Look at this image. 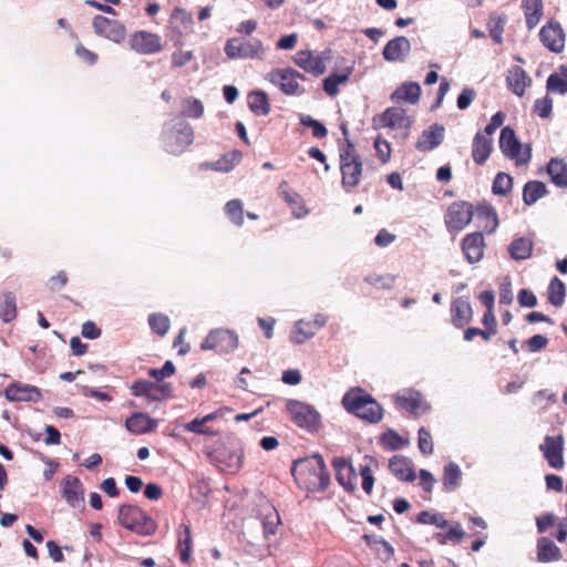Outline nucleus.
<instances>
[{
  "label": "nucleus",
  "mask_w": 567,
  "mask_h": 567,
  "mask_svg": "<svg viewBox=\"0 0 567 567\" xmlns=\"http://www.w3.org/2000/svg\"><path fill=\"white\" fill-rule=\"evenodd\" d=\"M290 472L299 487L308 493H323L331 483L329 470L320 453L295 460Z\"/></svg>",
  "instance_id": "obj_1"
},
{
  "label": "nucleus",
  "mask_w": 567,
  "mask_h": 567,
  "mask_svg": "<svg viewBox=\"0 0 567 567\" xmlns=\"http://www.w3.org/2000/svg\"><path fill=\"white\" fill-rule=\"evenodd\" d=\"M347 412L370 424L379 423L383 417L382 405L362 388H352L341 400Z\"/></svg>",
  "instance_id": "obj_2"
},
{
  "label": "nucleus",
  "mask_w": 567,
  "mask_h": 567,
  "mask_svg": "<svg viewBox=\"0 0 567 567\" xmlns=\"http://www.w3.org/2000/svg\"><path fill=\"white\" fill-rule=\"evenodd\" d=\"M193 141V127L184 118L174 117L165 122L162 131V145L165 152L172 155H181Z\"/></svg>",
  "instance_id": "obj_3"
},
{
  "label": "nucleus",
  "mask_w": 567,
  "mask_h": 567,
  "mask_svg": "<svg viewBox=\"0 0 567 567\" xmlns=\"http://www.w3.org/2000/svg\"><path fill=\"white\" fill-rule=\"evenodd\" d=\"M118 523L126 529L141 536H151L156 532L155 520L141 507L123 504L118 507Z\"/></svg>",
  "instance_id": "obj_4"
},
{
  "label": "nucleus",
  "mask_w": 567,
  "mask_h": 567,
  "mask_svg": "<svg viewBox=\"0 0 567 567\" xmlns=\"http://www.w3.org/2000/svg\"><path fill=\"white\" fill-rule=\"evenodd\" d=\"M286 411L291 421L307 433L315 434L322 426L320 412L309 403L289 399L286 402Z\"/></svg>",
  "instance_id": "obj_5"
},
{
  "label": "nucleus",
  "mask_w": 567,
  "mask_h": 567,
  "mask_svg": "<svg viewBox=\"0 0 567 567\" xmlns=\"http://www.w3.org/2000/svg\"><path fill=\"white\" fill-rule=\"evenodd\" d=\"M498 144L503 155L508 159H514L516 165L522 166L530 162L532 145H523L512 126L502 127Z\"/></svg>",
  "instance_id": "obj_6"
},
{
  "label": "nucleus",
  "mask_w": 567,
  "mask_h": 567,
  "mask_svg": "<svg viewBox=\"0 0 567 567\" xmlns=\"http://www.w3.org/2000/svg\"><path fill=\"white\" fill-rule=\"evenodd\" d=\"M131 393L137 398H145L150 402H161L173 398V385L169 382H152L137 379L130 385Z\"/></svg>",
  "instance_id": "obj_7"
},
{
  "label": "nucleus",
  "mask_w": 567,
  "mask_h": 567,
  "mask_svg": "<svg viewBox=\"0 0 567 567\" xmlns=\"http://www.w3.org/2000/svg\"><path fill=\"white\" fill-rule=\"evenodd\" d=\"M224 51L228 59L237 60L259 58L265 49L262 42L257 38L250 40L230 38L226 41Z\"/></svg>",
  "instance_id": "obj_8"
},
{
  "label": "nucleus",
  "mask_w": 567,
  "mask_h": 567,
  "mask_svg": "<svg viewBox=\"0 0 567 567\" xmlns=\"http://www.w3.org/2000/svg\"><path fill=\"white\" fill-rule=\"evenodd\" d=\"M237 333L224 328L210 330L200 344L202 350H215L218 353H230L237 349Z\"/></svg>",
  "instance_id": "obj_9"
},
{
  "label": "nucleus",
  "mask_w": 567,
  "mask_h": 567,
  "mask_svg": "<svg viewBox=\"0 0 567 567\" xmlns=\"http://www.w3.org/2000/svg\"><path fill=\"white\" fill-rule=\"evenodd\" d=\"M474 216V207L466 200L452 203L445 213L444 220L449 231H461Z\"/></svg>",
  "instance_id": "obj_10"
},
{
  "label": "nucleus",
  "mask_w": 567,
  "mask_h": 567,
  "mask_svg": "<svg viewBox=\"0 0 567 567\" xmlns=\"http://www.w3.org/2000/svg\"><path fill=\"white\" fill-rule=\"evenodd\" d=\"M229 450L226 447H218L215 450L217 460L221 462L231 472H236L241 468L244 461V449L241 441L235 435H229L227 439Z\"/></svg>",
  "instance_id": "obj_11"
},
{
  "label": "nucleus",
  "mask_w": 567,
  "mask_h": 567,
  "mask_svg": "<svg viewBox=\"0 0 567 567\" xmlns=\"http://www.w3.org/2000/svg\"><path fill=\"white\" fill-rule=\"evenodd\" d=\"M539 450L551 468L560 470L564 467V436L561 434L546 435L544 443L539 445Z\"/></svg>",
  "instance_id": "obj_12"
},
{
  "label": "nucleus",
  "mask_w": 567,
  "mask_h": 567,
  "mask_svg": "<svg viewBox=\"0 0 567 567\" xmlns=\"http://www.w3.org/2000/svg\"><path fill=\"white\" fill-rule=\"evenodd\" d=\"M3 395L10 402H39L43 398L38 386L19 381L8 384Z\"/></svg>",
  "instance_id": "obj_13"
},
{
  "label": "nucleus",
  "mask_w": 567,
  "mask_h": 567,
  "mask_svg": "<svg viewBox=\"0 0 567 567\" xmlns=\"http://www.w3.org/2000/svg\"><path fill=\"white\" fill-rule=\"evenodd\" d=\"M332 466L336 472L337 482L348 493H353L357 489L358 475L352 462L344 456H334L332 458Z\"/></svg>",
  "instance_id": "obj_14"
},
{
  "label": "nucleus",
  "mask_w": 567,
  "mask_h": 567,
  "mask_svg": "<svg viewBox=\"0 0 567 567\" xmlns=\"http://www.w3.org/2000/svg\"><path fill=\"white\" fill-rule=\"evenodd\" d=\"M92 25L97 35L104 37L115 43H120L125 39L126 29L124 24L117 20L97 14L93 18Z\"/></svg>",
  "instance_id": "obj_15"
},
{
  "label": "nucleus",
  "mask_w": 567,
  "mask_h": 567,
  "mask_svg": "<svg viewBox=\"0 0 567 567\" xmlns=\"http://www.w3.org/2000/svg\"><path fill=\"white\" fill-rule=\"evenodd\" d=\"M539 39L550 52L560 53L564 49L565 33L559 22L550 21L543 25Z\"/></svg>",
  "instance_id": "obj_16"
},
{
  "label": "nucleus",
  "mask_w": 567,
  "mask_h": 567,
  "mask_svg": "<svg viewBox=\"0 0 567 567\" xmlns=\"http://www.w3.org/2000/svg\"><path fill=\"white\" fill-rule=\"evenodd\" d=\"M266 80L278 86L286 95H301L305 93L300 84L288 73V68L272 69L267 73Z\"/></svg>",
  "instance_id": "obj_17"
},
{
  "label": "nucleus",
  "mask_w": 567,
  "mask_h": 567,
  "mask_svg": "<svg viewBox=\"0 0 567 567\" xmlns=\"http://www.w3.org/2000/svg\"><path fill=\"white\" fill-rule=\"evenodd\" d=\"M130 47L140 54H154L162 50L161 37L147 31H137L131 35Z\"/></svg>",
  "instance_id": "obj_18"
},
{
  "label": "nucleus",
  "mask_w": 567,
  "mask_h": 567,
  "mask_svg": "<svg viewBox=\"0 0 567 567\" xmlns=\"http://www.w3.org/2000/svg\"><path fill=\"white\" fill-rule=\"evenodd\" d=\"M444 125L440 123H434L421 133L415 144V148L422 153L431 152L442 144V142L444 141Z\"/></svg>",
  "instance_id": "obj_19"
},
{
  "label": "nucleus",
  "mask_w": 567,
  "mask_h": 567,
  "mask_svg": "<svg viewBox=\"0 0 567 567\" xmlns=\"http://www.w3.org/2000/svg\"><path fill=\"white\" fill-rule=\"evenodd\" d=\"M411 52V42L404 35H398L389 40L382 50V56L386 62H403Z\"/></svg>",
  "instance_id": "obj_20"
},
{
  "label": "nucleus",
  "mask_w": 567,
  "mask_h": 567,
  "mask_svg": "<svg viewBox=\"0 0 567 567\" xmlns=\"http://www.w3.org/2000/svg\"><path fill=\"white\" fill-rule=\"evenodd\" d=\"M61 496L73 508L84 503V487L79 477L66 475L61 482Z\"/></svg>",
  "instance_id": "obj_21"
},
{
  "label": "nucleus",
  "mask_w": 567,
  "mask_h": 567,
  "mask_svg": "<svg viewBox=\"0 0 567 567\" xmlns=\"http://www.w3.org/2000/svg\"><path fill=\"white\" fill-rule=\"evenodd\" d=\"M462 251L465 256V259L470 264H475L481 261L484 255L485 240L482 231H474L467 234L461 244Z\"/></svg>",
  "instance_id": "obj_22"
},
{
  "label": "nucleus",
  "mask_w": 567,
  "mask_h": 567,
  "mask_svg": "<svg viewBox=\"0 0 567 567\" xmlns=\"http://www.w3.org/2000/svg\"><path fill=\"white\" fill-rule=\"evenodd\" d=\"M293 62L305 72H308L313 76H320L327 70L326 63H323V58L315 55L310 50L298 51L293 58Z\"/></svg>",
  "instance_id": "obj_23"
},
{
  "label": "nucleus",
  "mask_w": 567,
  "mask_h": 567,
  "mask_svg": "<svg viewBox=\"0 0 567 567\" xmlns=\"http://www.w3.org/2000/svg\"><path fill=\"white\" fill-rule=\"evenodd\" d=\"M362 169L363 163L361 158H351V162L340 164L341 185L347 193L359 185Z\"/></svg>",
  "instance_id": "obj_24"
},
{
  "label": "nucleus",
  "mask_w": 567,
  "mask_h": 567,
  "mask_svg": "<svg viewBox=\"0 0 567 567\" xmlns=\"http://www.w3.org/2000/svg\"><path fill=\"white\" fill-rule=\"evenodd\" d=\"M124 425L130 433L143 435L155 431L158 421L145 412H134L125 420Z\"/></svg>",
  "instance_id": "obj_25"
},
{
  "label": "nucleus",
  "mask_w": 567,
  "mask_h": 567,
  "mask_svg": "<svg viewBox=\"0 0 567 567\" xmlns=\"http://www.w3.org/2000/svg\"><path fill=\"white\" fill-rule=\"evenodd\" d=\"M380 125L389 128H405L409 130L413 123L414 118L412 116H408L405 114V110L388 107L383 111L381 115H379Z\"/></svg>",
  "instance_id": "obj_26"
},
{
  "label": "nucleus",
  "mask_w": 567,
  "mask_h": 567,
  "mask_svg": "<svg viewBox=\"0 0 567 567\" xmlns=\"http://www.w3.org/2000/svg\"><path fill=\"white\" fill-rule=\"evenodd\" d=\"M473 319V309L467 297H458L451 303V322L456 329L464 328Z\"/></svg>",
  "instance_id": "obj_27"
},
{
  "label": "nucleus",
  "mask_w": 567,
  "mask_h": 567,
  "mask_svg": "<svg viewBox=\"0 0 567 567\" xmlns=\"http://www.w3.org/2000/svg\"><path fill=\"white\" fill-rule=\"evenodd\" d=\"M390 472L402 482H413L416 478L413 462L403 455H393L389 460Z\"/></svg>",
  "instance_id": "obj_28"
},
{
  "label": "nucleus",
  "mask_w": 567,
  "mask_h": 567,
  "mask_svg": "<svg viewBox=\"0 0 567 567\" xmlns=\"http://www.w3.org/2000/svg\"><path fill=\"white\" fill-rule=\"evenodd\" d=\"M506 83L507 87L515 95L522 97L525 94L526 87L532 84V79L523 68L514 65L508 70Z\"/></svg>",
  "instance_id": "obj_29"
},
{
  "label": "nucleus",
  "mask_w": 567,
  "mask_h": 567,
  "mask_svg": "<svg viewBox=\"0 0 567 567\" xmlns=\"http://www.w3.org/2000/svg\"><path fill=\"white\" fill-rule=\"evenodd\" d=\"M354 70V65L346 66L341 72H331L322 81V89L329 96H336L339 93V85L344 84L350 80Z\"/></svg>",
  "instance_id": "obj_30"
},
{
  "label": "nucleus",
  "mask_w": 567,
  "mask_h": 567,
  "mask_svg": "<svg viewBox=\"0 0 567 567\" xmlns=\"http://www.w3.org/2000/svg\"><path fill=\"white\" fill-rule=\"evenodd\" d=\"M243 158V153L238 150H234L224 154L220 158L214 162H205L200 164L202 169H212L216 172L228 173L236 165L240 163Z\"/></svg>",
  "instance_id": "obj_31"
},
{
  "label": "nucleus",
  "mask_w": 567,
  "mask_h": 567,
  "mask_svg": "<svg viewBox=\"0 0 567 567\" xmlns=\"http://www.w3.org/2000/svg\"><path fill=\"white\" fill-rule=\"evenodd\" d=\"M493 151V140L477 132L472 143V157L477 165H483Z\"/></svg>",
  "instance_id": "obj_32"
},
{
  "label": "nucleus",
  "mask_w": 567,
  "mask_h": 567,
  "mask_svg": "<svg viewBox=\"0 0 567 567\" xmlns=\"http://www.w3.org/2000/svg\"><path fill=\"white\" fill-rule=\"evenodd\" d=\"M421 92V86L417 82H404L392 92L390 99L395 103L405 101L413 105L419 102Z\"/></svg>",
  "instance_id": "obj_33"
},
{
  "label": "nucleus",
  "mask_w": 567,
  "mask_h": 567,
  "mask_svg": "<svg viewBox=\"0 0 567 567\" xmlns=\"http://www.w3.org/2000/svg\"><path fill=\"white\" fill-rule=\"evenodd\" d=\"M537 560L539 563L558 561L561 558L560 548L549 537H540L537 539Z\"/></svg>",
  "instance_id": "obj_34"
},
{
  "label": "nucleus",
  "mask_w": 567,
  "mask_h": 567,
  "mask_svg": "<svg viewBox=\"0 0 567 567\" xmlns=\"http://www.w3.org/2000/svg\"><path fill=\"white\" fill-rule=\"evenodd\" d=\"M551 183L559 188H567V163L558 157L549 159L546 166Z\"/></svg>",
  "instance_id": "obj_35"
},
{
  "label": "nucleus",
  "mask_w": 567,
  "mask_h": 567,
  "mask_svg": "<svg viewBox=\"0 0 567 567\" xmlns=\"http://www.w3.org/2000/svg\"><path fill=\"white\" fill-rule=\"evenodd\" d=\"M249 110L257 116H266L270 113L268 95L262 90L251 91L247 96Z\"/></svg>",
  "instance_id": "obj_36"
},
{
  "label": "nucleus",
  "mask_w": 567,
  "mask_h": 567,
  "mask_svg": "<svg viewBox=\"0 0 567 567\" xmlns=\"http://www.w3.org/2000/svg\"><path fill=\"white\" fill-rule=\"evenodd\" d=\"M522 8L524 10L527 29H534L539 23L543 16V0H522Z\"/></svg>",
  "instance_id": "obj_37"
},
{
  "label": "nucleus",
  "mask_w": 567,
  "mask_h": 567,
  "mask_svg": "<svg viewBox=\"0 0 567 567\" xmlns=\"http://www.w3.org/2000/svg\"><path fill=\"white\" fill-rule=\"evenodd\" d=\"M462 471L457 463L451 461L443 467V487L446 492H454L461 486Z\"/></svg>",
  "instance_id": "obj_38"
},
{
  "label": "nucleus",
  "mask_w": 567,
  "mask_h": 567,
  "mask_svg": "<svg viewBox=\"0 0 567 567\" xmlns=\"http://www.w3.org/2000/svg\"><path fill=\"white\" fill-rule=\"evenodd\" d=\"M476 217L481 220L491 221L484 226L487 234H492L499 225V219L496 209L486 200L480 202L475 207Z\"/></svg>",
  "instance_id": "obj_39"
},
{
  "label": "nucleus",
  "mask_w": 567,
  "mask_h": 567,
  "mask_svg": "<svg viewBox=\"0 0 567 567\" xmlns=\"http://www.w3.org/2000/svg\"><path fill=\"white\" fill-rule=\"evenodd\" d=\"M547 194L548 189L544 182L529 181L523 187V202L526 206H532Z\"/></svg>",
  "instance_id": "obj_40"
},
{
  "label": "nucleus",
  "mask_w": 567,
  "mask_h": 567,
  "mask_svg": "<svg viewBox=\"0 0 567 567\" xmlns=\"http://www.w3.org/2000/svg\"><path fill=\"white\" fill-rule=\"evenodd\" d=\"M532 252L533 241L526 237L515 238L508 246V254L514 260H525Z\"/></svg>",
  "instance_id": "obj_41"
},
{
  "label": "nucleus",
  "mask_w": 567,
  "mask_h": 567,
  "mask_svg": "<svg viewBox=\"0 0 567 567\" xmlns=\"http://www.w3.org/2000/svg\"><path fill=\"white\" fill-rule=\"evenodd\" d=\"M17 317L16 295L11 291L0 293V319L9 323Z\"/></svg>",
  "instance_id": "obj_42"
},
{
  "label": "nucleus",
  "mask_w": 567,
  "mask_h": 567,
  "mask_svg": "<svg viewBox=\"0 0 567 567\" xmlns=\"http://www.w3.org/2000/svg\"><path fill=\"white\" fill-rule=\"evenodd\" d=\"M507 16L505 13H493L487 21V29L491 38L496 44L503 43V33L507 23Z\"/></svg>",
  "instance_id": "obj_43"
},
{
  "label": "nucleus",
  "mask_w": 567,
  "mask_h": 567,
  "mask_svg": "<svg viewBox=\"0 0 567 567\" xmlns=\"http://www.w3.org/2000/svg\"><path fill=\"white\" fill-rule=\"evenodd\" d=\"M464 537L465 532L458 522H453L452 525L449 524V529L445 533L439 532L434 533L432 536V538L435 539L440 545H446L447 542L458 544Z\"/></svg>",
  "instance_id": "obj_44"
},
{
  "label": "nucleus",
  "mask_w": 567,
  "mask_h": 567,
  "mask_svg": "<svg viewBox=\"0 0 567 567\" xmlns=\"http://www.w3.org/2000/svg\"><path fill=\"white\" fill-rule=\"evenodd\" d=\"M566 298V286L557 276L550 279L548 286V302L554 307H561Z\"/></svg>",
  "instance_id": "obj_45"
},
{
  "label": "nucleus",
  "mask_w": 567,
  "mask_h": 567,
  "mask_svg": "<svg viewBox=\"0 0 567 567\" xmlns=\"http://www.w3.org/2000/svg\"><path fill=\"white\" fill-rule=\"evenodd\" d=\"M181 528L183 535L179 536L178 540L179 559L182 564H189L193 548L192 533L188 525H181Z\"/></svg>",
  "instance_id": "obj_46"
},
{
  "label": "nucleus",
  "mask_w": 567,
  "mask_h": 567,
  "mask_svg": "<svg viewBox=\"0 0 567 567\" xmlns=\"http://www.w3.org/2000/svg\"><path fill=\"white\" fill-rule=\"evenodd\" d=\"M293 332L301 337L292 334L290 340L295 344H302L306 340L311 339L317 333V330L312 327L311 321L303 319L297 320L293 326Z\"/></svg>",
  "instance_id": "obj_47"
},
{
  "label": "nucleus",
  "mask_w": 567,
  "mask_h": 567,
  "mask_svg": "<svg viewBox=\"0 0 567 567\" xmlns=\"http://www.w3.org/2000/svg\"><path fill=\"white\" fill-rule=\"evenodd\" d=\"M380 443L390 451H399L409 444L408 439H403L395 430L388 429L380 436Z\"/></svg>",
  "instance_id": "obj_48"
},
{
  "label": "nucleus",
  "mask_w": 567,
  "mask_h": 567,
  "mask_svg": "<svg viewBox=\"0 0 567 567\" xmlns=\"http://www.w3.org/2000/svg\"><path fill=\"white\" fill-rule=\"evenodd\" d=\"M415 522L422 525H434L435 527L441 529L449 527L450 524L442 513H431L430 511H421L416 515Z\"/></svg>",
  "instance_id": "obj_49"
},
{
  "label": "nucleus",
  "mask_w": 567,
  "mask_h": 567,
  "mask_svg": "<svg viewBox=\"0 0 567 567\" xmlns=\"http://www.w3.org/2000/svg\"><path fill=\"white\" fill-rule=\"evenodd\" d=\"M513 189V177L504 172H498L492 184V193L497 196H506Z\"/></svg>",
  "instance_id": "obj_50"
},
{
  "label": "nucleus",
  "mask_w": 567,
  "mask_h": 567,
  "mask_svg": "<svg viewBox=\"0 0 567 567\" xmlns=\"http://www.w3.org/2000/svg\"><path fill=\"white\" fill-rule=\"evenodd\" d=\"M173 23H178L182 28L179 33H188L193 31L194 19L193 14L183 8H175L171 16Z\"/></svg>",
  "instance_id": "obj_51"
},
{
  "label": "nucleus",
  "mask_w": 567,
  "mask_h": 567,
  "mask_svg": "<svg viewBox=\"0 0 567 567\" xmlns=\"http://www.w3.org/2000/svg\"><path fill=\"white\" fill-rule=\"evenodd\" d=\"M299 123L305 127L311 128L312 136L316 138H323L328 135L326 125L311 115L299 114Z\"/></svg>",
  "instance_id": "obj_52"
},
{
  "label": "nucleus",
  "mask_w": 567,
  "mask_h": 567,
  "mask_svg": "<svg viewBox=\"0 0 567 567\" xmlns=\"http://www.w3.org/2000/svg\"><path fill=\"white\" fill-rule=\"evenodd\" d=\"M148 324L152 331L161 337L165 336L171 327L169 318L163 313H151Z\"/></svg>",
  "instance_id": "obj_53"
},
{
  "label": "nucleus",
  "mask_w": 567,
  "mask_h": 567,
  "mask_svg": "<svg viewBox=\"0 0 567 567\" xmlns=\"http://www.w3.org/2000/svg\"><path fill=\"white\" fill-rule=\"evenodd\" d=\"M225 213L234 225L241 226L244 224V209L240 199L228 200L225 205Z\"/></svg>",
  "instance_id": "obj_54"
},
{
  "label": "nucleus",
  "mask_w": 567,
  "mask_h": 567,
  "mask_svg": "<svg viewBox=\"0 0 567 567\" xmlns=\"http://www.w3.org/2000/svg\"><path fill=\"white\" fill-rule=\"evenodd\" d=\"M183 430L185 432L194 433L197 435H205V436H216L217 431L212 430L210 427L206 426L203 422V417H195L192 421L184 423Z\"/></svg>",
  "instance_id": "obj_55"
},
{
  "label": "nucleus",
  "mask_w": 567,
  "mask_h": 567,
  "mask_svg": "<svg viewBox=\"0 0 567 567\" xmlns=\"http://www.w3.org/2000/svg\"><path fill=\"white\" fill-rule=\"evenodd\" d=\"M396 403L409 411L410 413H416L417 409L421 405L422 394L419 391H414L413 395H396Z\"/></svg>",
  "instance_id": "obj_56"
},
{
  "label": "nucleus",
  "mask_w": 567,
  "mask_h": 567,
  "mask_svg": "<svg viewBox=\"0 0 567 567\" xmlns=\"http://www.w3.org/2000/svg\"><path fill=\"white\" fill-rule=\"evenodd\" d=\"M364 281L369 285L382 288V289H392L395 281V276L386 274V275H375L371 274L364 277Z\"/></svg>",
  "instance_id": "obj_57"
},
{
  "label": "nucleus",
  "mask_w": 567,
  "mask_h": 567,
  "mask_svg": "<svg viewBox=\"0 0 567 567\" xmlns=\"http://www.w3.org/2000/svg\"><path fill=\"white\" fill-rule=\"evenodd\" d=\"M546 90L549 93H567V85L565 78H561L560 73L554 72L549 74L546 81Z\"/></svg>",
  "instance_id": "obj_58"
},
{
  "label": "nucleus",
  "mask_w": 567,
  "mask_h": 567,
  "mask_svg": "<svg viewBox=\"0 0 567 567\" xmlns=\"http://www.w3.org/2000/svg\"><path fill=\"white\" fill-rule=\"evenodd\" d=\"M534 112L540 118H548L553 112V99L549 95H545L544 97L537 99L534 102Z\"/></svg>",
  "instance_id": "obj_59"
},
{
  "label": "nucleus",
  "mask_w": 567,
  "mask_h": 567,
  "mask_svg": "<svg viewBox=\"0 0 567 567\" xmlns=\"http://www.w3.org/2000/svg\"><path fill=\"white\" fill-rule=\"evenodd\" d=\"M417 445L419 450L423 455H430L433 453V441L431 433L425 429L421 427L417 431Z\"/></svg>",
  "instance_id": "obj_60"
},
{
  "label": "nucleus",
  "mask_w": 567,
  "mask_h": 567,
  "mask_svg": "<svg viewBox=\"0 0 567 567\" xmlns=\"http://www.w3.org/2000/svg\"><path fill=\"white\" fill-rule=\"evenodd\" d=\"M359 473L362 478V489L370 495L372 493L375 478L372 474L370 464L360 465Z\"/></svg>",
  "instance_id": "obj_61"
},
{
  "label": "nucleus",
  "mask_w": 567,
  "mask_h": 567,
  "mask_svg": "<svg viewBox=\"0 0 567 567\" xmlns=\"http://www.w3.org/2000/svg\"><path fill=\"white\" fill-rule=\"evenodd\" d=\"M183 110V115L192 118H199L204 113V105L198 99H188Z\"/></svg>",
  "instance_id": "obj_62"
},
{
  "label": "nucleus",
  "mask_w": 567,
  "mask_h": 567,
  "mask_svg": "<svg viewBox=\"0 0 567 567\" xmlns=\"http://www.w3.org/2000/svg\"><path fill=\"white\" fill-rule=\"evenodd\" d=\"M547 344L548 338L544 334H534L524 342V346L532 353L540 352Z\"/></svg>",
  "instance_id": "obj_63"
},
{
  "label": "nucleus",
  "mask_w": 567,
  "mask_h": 567,
  "mask_svg": "<svg viewBox=\"0 0 567 567\" xmlns=\"http://www.w3.org/2000/svg\"><path fill=\"white\" fill-rule=\"evenodd\" d=\"M475 96H476V92L473 87H470V86L463 87V90L461 91V93L458 94V96L456 99L457 109L461 111L467 110L470 107V105L472 104V102L474 101Z\"/></svg>",
  "instance_id": "obj_64"
}]
</instances>
